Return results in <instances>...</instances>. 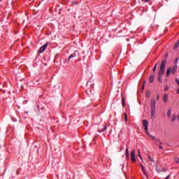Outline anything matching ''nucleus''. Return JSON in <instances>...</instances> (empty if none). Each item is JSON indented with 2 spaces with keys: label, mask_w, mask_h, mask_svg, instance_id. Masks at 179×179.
<instances>
[{
  "label": "nucleus",
  "mask_w": 179,
  "mask_h": 179,
  "mask_svg": "<svg viewBox=\"0 0 179 179\" xmlns=\"http://www.w3.org/2000/svg\"><path fill=\"white\" fill-rule=\"evenodd\" d=\"M166 65V60H162L161 62V67L159 68V72H158V81H159V83H162V76L165 72Z\"/></svg>",
  "instance_id": "1"
},
{
  "label": "nucleus",
  "mask_w": 179,
  "mask_h": 179,
  "mask_svg": "<svg viewBox=\"0 0 179 179\" xmlns=\"http://www.w3.org/2000/svg\"><path fill=\"white\" fill-rule=\"evenodd\" d=\"M178 64H175V65H173L172 67H169V68L167 69V71H166V76H167V77H169L171 73L173 75L176 74V73L177 71H178Z\"/></svg>",
  "instance_id": "2"
},
{
  "label": "nucleus",
  "mask_w": 179,
  "mask_h": 179,
  "mask_svg": "<svg viewBox=\"0 0 179 179\" xmlns=\"http://www.w3.org/2000/svg\"><path fill=\"white\" fill-rule=\"evenodd\" d=\"M156 113V101L155 99L151 100V117L153 118Z\"/></svg>",
  "instance_id": "3"
},
{
  "label": "nucleus",
  "mask_w": 179,
  "mask_h": 179,
  "mask_svg": "<svg viewBox=\"0 0 179 179\" xmlns=\"http://www.w3.org/2000/svg\"><path fill=\"white\" fill-rule=\"evenodd\" d=\"M143 127H144V128H145V130L147 134H148V136H150V132H149V131H148V125H149V123H148V120H143Z\"/></svg>",
  "instance_id": "4"
},
{
  "label": "nucleus",
  "mask_w": 179,
  "mask_h": 179,
  "mask_svg": "<svg viewBox=\"0 0 179 179\" xmlns=\"http://www.w3.org/2000/svg\"><path fill=\"white\" fill-rule=\"evenodd\" d=\"M48 45H49V43H48V42H46L43 46H41V47L38 49V53H42V52H43L46 50V48H47V47L48 46Z\"/></svg>",
  "instance_id": "5"
},
{
  "label": "nucleus",
  "mask_w": 179,
  "mask_h": 179,
  "mask_svg": "<svg viewBox=\"0 0 179 179\" xmlns=\"http://www.w3.org/2000/svg\"><path fill=\"white\" fill-rule=\"evenodd\" d=\"M107 129V125L106 124H103L102 126H100L99 128H98V132L99 133H103V132H105Z\"/></svg>",
  "instance_id": "6"
},
{
  "label": "nucleus",
  "mask_w": 179,
  "mask_h": 179,
  "mask_svg": "<svg viewBox=\"0 0 179 179\" xmlns=\"http://www.w3.org/2000/svg\"><path fill=\"white\" fill-rule=\"evenodd\" d=\"M79 52L78 50H76L74 51V52L73 54H71L70 56H69V59H71V58H76V57H78V55H79Z\"/></svg>",
  "instance_id": "7"
},
{
  "label": "nucleus",
  "mask_w": 179,
  "mask_h": 179,
  "mask_svg": "<svg viewBox=\"0 0 179 179\" xmlns=\"http://www.w3.org/2000/svg\"><path fill=\"white\" fill-rule=\"evenodd\" d=\"M131 161L132 162H136V156H135V150H132L131 152Z\"/></svg>",
  "instance_id": "8"
},
{
  "label": "nucleus",
  "mask_w": 179,
  "mask_h": 179,
  "mask_svg": "<svg viewBox=\"0 0 179 179\" xmlns=\"http://www.w3.org/2000/svg\"><path fill=\"white\" fill-rule=\"evenodd\" d=\"M169 99V95L168 94H164V95L162 97V100L164 103H166L168 101Z\"/></svg>",
  "instance_id": "9"
},
{
  "label": "nucleus",
  "mask_w": 179,
  "mask_h": 179,
  "mask_svg": "<svg viewBox=\"0 0 179 179\" xmlns=\"http://www.w3.org/2000/svg\"><path fill=\"white\" fill-rule=\"evenodd\" d=\"M155 80V75H151L149 78L150 83H154Z\"/></svg>",
  "instance_id": "10"
},
{
  "label": "nucleus",
  "mask_w": 179,
  "mask_h": 179,
  "mask_svg": "<svg viewBox=\"0 0 179 179\" xmlns=\"http://www.w3.org/2000/svg\"><path fill=\"white\" fill-rule=\"evenodd\" d=\"M129 148L128 147L126 148V158L129 159Z\"/></svg>",
  "instance_id": "11"
},
{
  "label": "nucleus",
  "mask_w": 179,
  "mask_h": 179,
  "mask_svg": "<svg viewBox=\"0 0 179 179\" xmlns=\"http://www.w3.org/2000/svg\"><path fill=\"white\" fill-rule=\"evenodd\" d=\"M122 105L125 107V99L124 98V96H122Z\"/></svg>",
  "instance_id": "12"
},
{
  "label": "nucleus",
  "mask_w": 179,
  "mask_h": 179,
  "mask_svg": "<svg viewBox=\"0 0 179 179\" xmlns=\"http://www.w3.org/2000/svg\"><path fill=\"white\" fill-rule=\"evenodd\" d=\"M172 110L171 109H169L168 112H167V117H170L171 115Z\"/></svg>",
  "instance_id": "13"
},
{
  "label": "nucleus",
  "mask_w": 179,
  "mask_h": 179,
  "mask_svg": "<svg viewBox=\"0 0 179 179\" xmlns=\"http://www.w3.org/2000/svg\"><path fill=\"white\" fill-rule=\"evenodd\" d=\"M178 46H179V40L176 43L173 48L177 49Z\"/></svg>",
  "instance_id": "14"
},
{
  "label": "nucleus",
  "mask_w": 179,
  "mask_h": 179,
  "mask_svg": "<svg viewBox=\"0 0 179 179\" xmlns=\"http://www.w3.org/2000/svg\"><path fill=\"white\" fill-rule=\"evenodd\" d=\"M169 90V85H165L164 86V91H168Z\"/></svg>",
  "instance_id": "15"
},
{
  "label": "nucleus",
  "mask_w": 179,
  "mask_h": 179,
  "mask_svg": "<svg viewBox=\"0 0 179 179\" xmlns=\"http://www.w3.org/2000/svg\"><path fill=\"white\" fill-rule=\"evenodd\" d=\"M158 64L157 63L153 69V71L155 72L157 69Z\"/></svg>",
  "instance_id": "16"
},
{
  "label": "nucleus",
  "mask_w": 179,
  "mask_h": 179,
  "mask_svg": "<svg viewBox=\"0 0 179 179\" xmlns=\"http://www.w3.org/2000/svg\"><path fill=\"white\" fill-rule=\"evenodd\" d=\"M176 119V115H173V118L171 119L172 122H174Z\"/></svg>",
  "instance_id": "17"
},
{
  "label": "nucleus",
  "mask_w": 179,
  "mask_h": 179,
  "mask_svg": "<svg viewBox=\"0 0 179 179\" xmlns=\"http://www.w3.org/2000/svg\"><path fill=\"white\" fill-rule=\"evenodd\" d=\"M146 96L148 98H149L150 96V92H149V91L146 92Z\"/></svg>",
  "instance_id": "18"
},
{
  "label": "nucleus",
  "mask_w": 179,
  "mask_h": 179,
  "mask_svg": "<svg viewBox=\"0 0 179 179\" xmlns=\"http://www.w3.org/2000/svg\"><path fill=\"white\" fill-rule=\"evenodd\" d=\"M150 138H152L153 140H156V137L154 136H152L150 134L148 135Z\"/></svg>",
  "instance_id": "19"
},
{
  "label": "nucleus",
  "mask_w": 179,
  "mask_h": 179,
  "mask_svg": "<svg viewBox=\"0 0 179 179\" xmlns=\"http://www.w3.org/2000/svg\"><path fill=\"white\" fill-rule=\"evenodd\" d=\"M143 3H148L150 1V0H141Z\"/></svg>",
  "instance_id": "20"
},
{
  "label": "nucleus",
  "mask_w": 179,
  "mask_h": 179,
  "mask_svg": "<svg viewBox=\"0 0 179 179\" xmlns=\"http://www.w3.org/2000/svg\"><path fill=\"white\" fill-rule=\"evenodd\" d=\"M176 82L177 85H179V79L178 78L176 79Z\"/></svg>",
  "instance_id": "21"
},
{
  "label": "nucleus",
  "mask_w": 179,
  "mask_h": 179,
  "mask_svg": "<svg viewBox=\"0 0 179 179\" xmlns=\"http://www.w3.org/2000/svg\"><path fill=\"white\" fill-rule=\"evenodd\" d=\"M72 4H73V5H77V1H72Z\"/></svg>",
  "instance_id": "22"
},
{
  "label": "nucleus",
  "mask_w": 179,
  "mask_h": 179,
  "mask_svg": "<svg viewBox=\"0 0 179 179\" xmlns=\"http://www.w3.org/2000/svg\"><path fill=\"white\" fill-rule=\"evenodd\" d=\"M141 166L142 171H145V169L144 166H143L142 164L141 165Z\"/></svg>",
  "instance_id": "23"
},
{
  "label": "nucleus",
  "mask_w": 179,
  "mask_h": 179,
  "mask_svg": "<svg viewBox=\"0 0 179 179\" xmlns=\"http://www.w3.org/2000/svg\"><path fill=\"white\" fill-rule=\"evenodd\" d=\"M178 59H179L178 58H176V59H175V63H176V64H178Z\"/></svg>",
  "instance_id": "24"
},
{
  "label": "nucleus",
  "mask_w": 179,
  "mask_h": 179,
  "mask_svg": "<svg viewBox=\"0 0 179 179\" xmlns=\"http://www.w3.org/2000/svg\"><path fill=\"white\" fill-rule=\"evenodd\" d=\"M124 119L126 121H127V113H124Z\"/></svg>",
  "instance_id": "25"
},
{
  "label": "nucleus",
  "mask_w": 179,
  "mask_h": 179,
  "mask_svg": "<svg viewBox=\"0 0 179 179\" xmlns=\"http://www.w3.org/2000/svg\"><path fill=\"white\" fill-rule=\"evenodd\" d=\"M148 158L150 161H153L154 162V159H152V157L150 155L148 156Z\"/></svg>",
  "instance_id": "26"
},
{
  "label": "nucleus",
  "mask_w": 179,
  "mask_h": 179,
  "mask_svg": "<svg viewBox=\"0 0 179 179\" xmlns=\"http://www.w3.org/2000/svg\"><path fill=\"white\" fill-rule=\"evenodd\" d=\"M138 157H140L141 155L140 154V149L138 150Z\"/></svg>",
  "instance_id": "27"
},
{
  "label": "nucleus",
  "mask_w": 179,
  "mask_h": 179,
  "mask_svg": "<svg viewBox=\"0 0 179 179\" xmlns=\"http://www.w3.org/2000/svg\"><path fill=\"white\" fill-rule=\"evenodd\" d=\"M143 173L146 176V177L148 178V175L146 173V171H143Z\"/></svg>",
  "instance_id": "28"
},
{
  "label": "nucleus",
  "mask_w": 179,
  "mask_h": 179,
  "mask_svg": "<svg viewBox=\"0 0 179 179\" xmlns=\"http://www.w3.org/2000/svg\"><path fill=\"white\" fill-rule=\"evenodd\" d=\"M170 177H171V175H169V176H166L164 179H169Z\"/></svg>",
  "instance_id": "29"
},
{
  "label": "nucleus",
  "mask_w": 179,
  "mask_h": 179,
  "mask_svg": "<svg viewBox=\"0 0 179 179\" xmlns=\"http://www.w3.org/2000/svg\"><path fill=\"white\" fill-rule=\"evenodd\" d=\"M159 100V95H157V101Z\"/></svg>",
  "instance_id": "30"
},
{
  "label": "nucleus",
  "mask_w": 179,
  "mask_h": 179,
  "mask_svg": "<svg viewBox=\"0 0 179 179\" xmlns=\"http://www.w3.org/2000/svg\"><path fill=\"white\" fill-rule=\"evenodd\" d=\"M176 164H179V159H176Z\"/></svg>",
  "instance_id": "31"
},
{
  "label": "nucleus",
  "mask_w": 179,
  "mask_h": 179,
  "mask_svg": "<svg viewBox=\"0 0 179 179\" xmlns=\"http://www.w3.org/2000/svg\"><path fill=\"white\" fill-rule=\"evenodd\" d=\"M163 147L162 145H159V150H162Z\"/></svg>",
  "instance_id": "32"
},
{
  "label": "nucleus",
  "mask_w": 179,
  "mask_h": 179,
  "mask_svg": "<svg viewBox=\"0 0 179 179\" xmlns=\"http://www.w3.org/2000/svg\"><path fill=\"white\" fill-rule=\"evenodd\" d=\"M124 166H125V164H123V165H122V170L124 169Z\"/></svg>",
  "instance_id": "33"
},
{
  "label": "nucleus",
  "mask_w": 179,
  "mask_h": 179,
  "mask_svg": "<svg viewBox=\"0 0 179 179\" xmlns=\"http://www.w3.org/2000/svg\"><path fill=\"white\" fill-rule=\"evenodd\" d=\"M177 94H179V90H177Z\"/></svg>",
  "instance_id": "34"
},
{
  "label": "nucleus",
  "mask_w": 179,
  "mask_h": 179,
  "mask_svg": "<svg viewBox=\"0 0 179 179\" xmlns=\"http://www.w3.org/2000/svg\"><path fill=\"white\" fill-rule=\"evenodd\" d=\"M177 120L179 121V115L177 117Z\"/></svg>",
  "instance_id": "35"
},
{
  "label": "nucleus",
  "mask_w": 179,
  "mask_h": 179,
  "mask_svg": "<svg viewBox=\"0 0 179 179\" xmlns=\"http://www.w3.org/2000/svg\"><path fill=\"white\" fill-rule=\"evenodd\" d=\"M140 157V159L143 161V157H142V156H141V157Z\"/></svg>",
  "instance_id": "36"
},
{
  "label": "nucleus",
  "mask_w": 179,
  "mask_h": 179,
  "mask_svg": "<svg viewBox=\"0 0 179 179\" xmlns=\"http://www.w3.org/2000/svg\"><path fill=\"white\" fill-rule=\"evenodd\" d=\"M159 145H162V142H159Z\"/></svg>",
  "instance_id": "37"
},
{
  "label": "nucleus",
  "mask_w": 179,
  "mask_h": 179,
  "mask_svg": "<svg viewBox=\"0 0 179 179\" xmlns=\"http://www.w3.org/2000/svg\"><path fill=\"white\" fill-rule=\"evenodd\" d=\"M71 59H69H69H68V62H69Z\"/></svg>",
  "instance_id": "38"
},
{
  "label": "nucleus",
  "mask_w": 179,
  "mask_h": 179,
  "mask_svg": "<svg viewBox=\"0 0 179 179\" xmlns=\"http://www.w3.org/2000/svg\"><path fill=\"white\" fill-rule=\"evenodd\" d=\"M143 90H144V85H143V87H142Z\"/></svg>",
  "instance_id": "39"
},
{
  "label": "nucleus",
  "mask_w": 179,
  "mask_h": 179,
  "mask_svg": "<svg viewBox=\"0 0 179 179\" xmlns=\"http://www.w3.org/2000/svg\"><path fill=\"white\" fill-rule=\"evenodd\" d=\"M157 141L160 142V140H159V139H158V140H157Z\"/></svg>",
  "instance_id": "40"
},
{
  "label": "nucleus",
  "mask_w": 179,
  "mask_h": 179,
  "mask_svg": "<svg viewBox=\"0 0 179 179\" xmlns=\"http://www.w3.org/2000/svg\"><path fill=\"white\" fill-rule=\"evenodd\" d=\"M156 169H157V171H158V173H159V172H160V171H158V170H157V168Z\"/></svg>",
  "instance_id": "41"
},
{
  "label": "nucleus",
  "mask_w": 179,
  "mask_h": 179,
  "mask_svg": "<svg viewBox=\"0 0 179 179\" xmlns=\"http://www.w3.org/2000/svg\"><path fill=\"white\" fill-rule=\"evenodd\" d=\"M178 160H179V157H178Z\"/></svg>",
  "instance_id": "42"
}]
</instances>
